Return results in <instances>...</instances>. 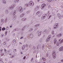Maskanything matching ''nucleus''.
I'll use <instances>...</instances> for the list:
<instances>
[{"label": "nucleus", "mask_w": 63, "mask_h": 63, "mask_svg": "<svg viewBox=\"0 0 63 63\" xmlns=\"http://www.w3.org/2000/svg\"><path fill=\"white\" fill-rule=\"evenodd\" d=\"M46 6V4L45 3H43L42 4L41 8L42 9H44V7H45Z\"/></svg>", "instance_id": "nucleus-8"}, {"label": "nucleus", "mask_w": 63, "mask_h": 63, "mask_svg": "<svg viewBox=\"0 0 63 63\" xmlns=\"http://www.w3.org/2000/svg\"><path fill=\"white\" fill-rule=\"evenodd\" d=\"M56 44H57V46H59V43H58V42Z\"/></svg>", "instance_id": "nucleus-35"}, {"label": "nucleus", "mask_w": 63, "mask_h": 63, "mask_svg": "<svg viewBox=\"0 0 63 63\" xmlns=\"http://www.w3.org/2000/svg\"><path fill=\"white\" fill-rule=\"evenodd\" d=\"M53 57L54 59L56 58V53L55 51H53Z\"/></svg>", "instance_id": "nucleus-3"}, {"label": "nucleus", "mask_w": 63, "mask_h": 63, "mask_svg": "<svg viewBox=\"0 0 63 63\" xmlns=\"http://www.w3.org/2000/svg\"><path fill=\"white\" fill-rule=\"evenodd\" d=\"M6 29L5 28V27H4L3 28H2V30H5Z\"/></svg>", "instance_id": "nucleus-38"}, {"label": "nucleus", "mask_w": 63, "mask_h": 63, "mask_svg": "<svg viewBox=\"0 0 63 63\" xmlns=\"http://www.w3.org/2000/svg\"><path fill=\"white\" fill-rule=\"evenodd\" d=\"M25 26H24L23 28L22 29V31H24V29H25Z\"/></svg>", "instance_id": "nucleus-25"}, {"label": "nucleus", "mask_w": 63, "mask_h": 63, "mask_svg": "<svg viewBox=\"0 0 63 63\" xmlns=\"http://www.w3.org/2000/svg\"><path fill=\"white\" fill-rule=\"evenodd\" d=\"M33 58H32L31 59V61H33Z\"/></svg>", "instance_id": "nucleus-45"}, {"label": "nucleus", "mask_w": 63, "mask_h": 63, "mask_svg": "<svg viewBox=\"0 0 63 63\" xmlns=\"http://www.w3.org/2000/svg\"><path fill=\"white\" fill-rule=\"evenodd\" d=\"M42 34V32H38V36L39 37H40L41 35V34Z\"/></svg>", "instance_id": "nucleus-16"}, {"label": "nucleus", "mask_w": 63, "mask_h": 63, "mask_svg": "<svg viewBox=\"0 0 63 63\" xmlns=\"http://www.w3.org/2000/svg\"><path fill=\"white\" fill-rule=\"evenodd\" d=\"M40 42H42V39H40Z\"/></svg>", "instance_id": "nucleus-53"}, {"label": "nucleus", "mask_w": 63, "mask_h": 63, "mask_svg": "<svg viewBox=\"0 0 63 63\" xmlns=\"http://www.w3.org/2000/svg\"><path fill=\"white\" fill-rule=\"evenodd\" d=\"M25 6L26 7H28V4L27 3H26L25 4Z\"/></svg>", "instance_id": "nucleus-34"}, {"label": "nucleus", "mask_w": 63, "mask_h": 63, "mask_svg": "<svg viewBox=\"0 0 63 63\" xmlns=\"http://www.w3.org/2000/svg\"><path fill=\"white\" fill-rule=\"evenodd\" d=\"M63 42V39H62V40L61 41H60V42L59 43L60 44H62V43Z\"/></svg>", "instance_id": "nucleus-20"}, {"label": "nucleus", "mask_w": 63, "mask_h": 63, "mask_svg": "<svg viewBox=\"0 0 63 63\" xmlns=\"http://www.w3.org/2000/svg\"><path fill=\"white\" fill-rule=\"evenodd\" d=\"M18 29L17 28H16L14 29L13 31H18Z\"/></svg>", "instance_id": "nucleus-17"}, {"label": "nucleus", "mask_w": 63, "mask_h": 63, "mask_svg": "<svg viewBox=\"0 0 63 63\" xmlns=\"http://www.w3.org/2000/svg\"><path fill=\"white\" fill-rule=\"evenodd\" d=\"M29 4L30 6H34V3H33V2L32 1H30L29 2Z\"/></svg>", "instance_id": "nucleus-5"}, {"label": "nucleus", "mask_w": 63, "mask_h": 63, "mask_svg": "<svg viewBox=\"0 0 63 63\" xmlns=\"http://www.w3.org/2000/svg\"><path fill=\"white\" fill-rule=\"evenodd\" d=\"M16 0V2H19V0Z\"/></svg>", "instance_id": "nucleus-59"}, {"label": "nucleus", "mask_w": 63, "mask_h": 63, "mask_svg": "<svg viewBox=\"0 0 63 63\" xmlns=\"http://www.w3.org/2000/svg\"><path fill=\"white\" fill-rule=\"evenodd\" d=\"M47 1L48 2H49L50 3V2H51L52 0H47Z\"/></svg>", "instance_id": "nucleus-36"}, {"label": "nucleus", "mask_w": 63, "mask_h": 63, "mask_svg": "<svg viewBox=\"0 0 63 63\" xmlns=\"http://www.w3.org/2000/svg\"><path fill=\"white\" fill-rule=\"evenodd\" d=\"M33 30V29L32 28H31L29 29V31H30V32H31Z\"/></svg>", "instance_id": "nucleus-23"}, {"label": "nucleus", "mask_w": 63, "mask_h": 63, "mask_svg": "<svg viewBox=\"0 0 63 63\" xmlns=\"http://www.w3.org/2000/svg\"><path fill=\"white\" fill-rule=\"evenodd\" d=\"M2 2L3 4H6V1L5 0H3Z\"/></svg>", "instance_id": "nucleus-18"}, {"label": "nucleus", "mask_w": 63, "mask_h": 63, "mask_svg": "<svg viewBox=\"0 0 63 63\" xmlns=\"http://www.w3.org/2000/svg\"><path fill=\"white\" fill-rule=\"evenodd\" d=\"M42 59L44 61V59H45L46 60V58H44V57H43L42 58Z\"/></svg>", "instance_id": "nucleus-44"}, {"label": "nucleus", "mask_w": 63, "mask_h": 63, "mask_svg": "<svg viewBox=\"0 0 63 63\" xmlns=\"http://www.w3.org/2000/svg\"><path fill=\"white\" fill-rule=\"evenodd\" d=\"M5 13L6 14H8V10H6L5 11Z\"/></svg>", "instance_id": "nucleus-24"}, {"label": "nucleus", "mask_w": 63, "mask_h": 63, "mask_svg": "<svg viewBox=\"0 0 63 63\" xmlns=\"http://www.w3.org/2000/svg\"><path fill=\"white\" fill-rule=\"evenodd\" d=\"M3 45H6V42H4L3 43Z\"/></svg>", "instance_id": "nucleus-48"}, {"label": "nucleus", "mask_w": 63, "mask_h": 63, "mask_svg": "<svg viewBox=\"0 0 63 63\" xmlns=\"http://www.w3.org/2000/svg\"><path fill=\"white\" fill-rule=\"evenodd\" d=\"M25 58H26V57L25 56L23 58V59H25Z\"/></svg>", "instance_id": "nucleus-62"}, {"label": "nucleus", "mask_w": 63, "mask_h": 63, "mask_svg": "<svg viewBox=\"0 0 63 63\" xmlns=\"http://www.w3.org/2000/svg\"><path fill=\"white\" fill-rule=\"evenodd\" d=\"M44 46H42V49L43 50L44 49Z\"/></svg>", "instance_id": "nucleus-47"}, {"label": "nucleus", "mask_w": 63, "mask_h": 63, "mask_svg": "<svg viewBox=\"0 0 63 63\" xmlns=\"http://www.w3.org/2000/svg\"><path fill=\"white\" fill-rule=\"evenodd\" d=\"M30 13V11H27L26 12V14H29Z\"/></svg>", "instance_id": "nucleus-40"}, {"label": "nucleus", "mask_w": 63, "mask_h": 63, "mask_svg": "<svg viewBox=\"0 0 63 63\" xmlns=\"http://www.w3.org/2000/svg\"><path fill=\"white\" fill-rule=\"evenodd\" d=\"M58 16L59 18H61V17L60 16V14L59 13H58L57 15Z\"/></svg>", "instance_id": "nucleus-15"}, {"label": "nucleus", "mask_w": 63, "mask_h": 63, "mask_svg": "<svg viewBox=\"0 0 63 63\" xmlns=\"http://www.w3.org/2000/svg\"><path fill=\"white\" fill-rule=\"evenodd\" d=\"M12 6H13V7H15L16 6V4H14L13 5H12Z\"/></svg>", "instance_id": "nucleus-42"}, {"label": "nucleus", "mask_w": 63, "mask_h": 63, "mask_svg": "<svg viewBox=\"0 0 63 63\" xmlns=\"http://www.w3.org/2000/svg\"><path fill=\"white\" fill-rule=\"evenodd\" d=\"M47 16V15L45 14H44L42 16V19H45L46 17V16Z\"/></svg>", "instance_id": "nucleus-7"}, {"label": "nucleus", "mask_w": 63, "mask_h": 63, "mask_svg": "<svg viewBox=\"0 0 63 63\" xmlns=\"http://www.w3.org/2000/svg\"><path fill=\"white\" fill-rule=\"evenodd\" d=\"M40 13V11H38L36 12V14L37 15H38Z\"/></svg>", "instance_id": "nucleus-31"}, {"label": "nucleus", "mask_w": 63, "mask_h": 63, "mask_svg": "<svg viewBox=\"0 0 63 63\" xmlns=\"http://www.w3.org/2000/svg\"><path fill=\"white\" fill-rule=\"evenodd\" d=\"M48 53H47L46 54V56H47V57H48Z\"/></svg>", "instance_id": "nucleus-49"}, {"label": "nucleus", "mask_w": 63, "mask_h": 63, "mask_svg": "<svg viewBox=\"0 0 63 63\" xmlns=\"http://www.w3.org/2000/svg\"><path fill=\"white\" fill-rule=\"evenodd\" d=\"M0 63H4V62H2V59H0Z\"/></svg>", "instance_id": "nucleus-28"}, {"label": "nucleus", "mask_w": 63, "mask_h": 63, "mask_svg": "<svg viewBox=\"0 0 63 63\" xmlns=\"http://www.w3.org/2000/svg\"><path fill=\"white\" fill-rule=\"evenodd\" d=\"M40 26V24H38L34 25V27H36V29L37 30L39 28V27Z\"/></svg>", "instance_id": "nucleus-6"}, {"label": "nucleus", "mask_w": 63, "mask_h": 63, "mask_svg": "<svg viewBox=\"0 0 63 63\" xmlns=\"http://www.w3.org/2000/svg\"><path fill=\"white\" fill-rule=\"evenodd\" d=\"M0 51H1V52L3 51V50L2 49H1L0 50Z\"/></svg>", "instance_id": "nucleus-56"}, {"label": "nucleus", "mask_w": 63, "mask_h": 63, "mask_svg": "<svg viewBox=\"0 0 63 63\" xmlns=\"http://www.w3.org/2000/svg\"><path fill=\"white\" fill-rule=\"evenodd\" d=\"M25 26V27H26V28H28L29 27V26L28 25H27L26 26Z\"/></svg>", "instance_id": "nucleus-21"}, {"label": "nucleus", "mask_w": 63, "mask_h": 63, "mask_svg": "<svg viewBox=\"0 0 63 63\" xmlns=\"http://www.w3.org/2000/svg\"><path fill=\"white\" fill-rule=\"evenodd\" d=\"M30 47H32V45H30V46H29Z\"/></svg>", "instance_id": "nucleus-61"}, {"label": "nucleus", "mask_w": 63, "mask_h": 63, "mask_svg": "<svg viewBox=\"0 0 63 63\" xmlns=\"http://www.w3.org/2000/svg\"><path fill=\"white\" fill-rule=\"evenodd\" d=\"M30 38H33V35L32 34H30Z\"/></svg>", "instance_id": "nucleus-26"}, {"label": "nucleus", "mask_w": 63, "mask_h": 63, "mask_svg": "<svg viewBox=\"0 0 63 63\" xmlns=\"http://www.w3.org/2000/svg\"><path fill=\"white\" fill-rule=\"evenodd\" d=\"M34 10L35 11H38V8H35L34 9Z\"/></svg>", "instance_id": "nucleus-41"}, {"label": "nucleus", "mask_w": 63, "mask_h": 63, "mask_svg": "<svg viewBox=\"0 0 63 63\" xmlns=\"http://www.w3.org/2000/svg\"><path fill=\"white\" fill-rule=\"evenodd\" d=\"M1 22L2 23H3L4 22V19L2 18L1 19Z\"/></svg>", "instance_id": "nucleus-19"}, {"label": "nucleus", "mask_w": 63, "mask_h": 63, "mask_svg": "<svg viewBox=\"0 0 63 63\" xmlns=\"http://www.w3.org/2000/svg\"><path fill=\"white\" fill-rule=\"evenodd\" d=\"M4 53H7V51H4Z\"/></svg>", "instance_id": "nucleus-63"}, {"label": "nucleus", "mask_w": 63, "mask_h": 63, "mask_svg": "<svg viewBox=\"0 0 63 63\" xmlns=\"http://www.w3.org/2000/svg\"><path fill=\"white\" fill-rule=\"evenodd\" d=\"M63 46L59 48V51H63Z\"/></svg>", "instance_id": "nucleus-10"}, {"label": "nucleus", "mask_w": 63, "mask_h": 63, "mask_svg": "<svg viewBox=\"0 0 63 63\" xmlns=\"http://www.w3.org/2000/svg\"><path fill=\"white\" fill-rule=\"evenodd\" d=\"M14 2L15 3H16V2H16V0H15L14 1Z\"/></svg>", "instance_id": "nucleus-57"}, {"label": "nucleus", "mask_w": 63, "mask_h": 63, "mask_svg": "<svg viewBox=\"0 0 63 63\" xmlns=\"http://www.w3.org/2000/svg\"><path fill=\"white\" fill-rule=\"evenodd\" d=\"M59 37H61L62 35V34L61 33H60L59 34Z\"/></svg>", "instance_id": "nucleus-33"}, {"label": "nucleus", "mask_w": 63, "mask_h": 63, "mask_svg": "<svg viewBox=\"0 0 63 63\" xmlns=\"http://www.w3.org/2000/svg\"><path fill=\"white\" fill-rule=\"evenodd\" d=\"M24 14L23 13H22L21 14L20 16V17H23L24 16Z\"/></svg>", "instance_id": "nucleus-14"}, {"label": "nucleus", "mask_w": 63, "mask_h": 63, "mask_svg": "<svg viewBox=\"0 0 63 63\" xmlns=\"http://www.w3.org/2000/svg\"><path fill=\"white\" fill-rule=\"evenodd\" d=\"M50 50H48V52H49V53H50Z\"/></svg>", "instance_id": "nucleus-54"}, {"label": "nucleus", "mask_w": 63, "mask_h": 63, "mask_svg": "<svg viewBox=\"0 0 63 63\" xmlns=\"http://www.w3.org/2000/svg\"><path fill=\"white\" fill-rule=\"evenodd\" d=\"M18 9L19 10V11L20 13H22L23 12V8L21 6H18L17 7Z\"/></svg>", "instance_id": "nucleus-1"}, {"label": "nucleus", "mask_w": 63, "mask_h": 63, "mask_svg": "<svg viewBox=\"0 0 63 63\" xmlns=\"http://www.w3.org/2000/svg\"><path fill=\"white\" fill-rule=\"evenodd\" d=\"M13 42L15 44H16V40H14L13 41Z\"/></svg>", "instance_id": "nucleus-29"}, {"label": "nucleus", "mask_w": 63, "mask_h": 63, "mask_svg": "<svg viewBox=\"0 0 63 63\" xmlns=\"http://www.w3.org/2000/svg\"><path fill=\"white\" fill-rule=\"evenodd\" d=\"M16 11L15 10L14 12L13 16H15L16 15Z\"/></svg>", "instance_id": "nucleus-22"}, {"label": "nucleus", "mask_w": 63, "mask_h": 63, "mask_svg": "<svg viewBox=\"0 0 63 63\" xmlns=\"http://www.w3.org/2000/svg\"><path fill=\"white\" fill-rule=\"evenodd\" d=\"M58 42H57V40H56V39H54V45H56V44H57V43Z\"/></svg>", "instance_id": "nucleus-12"}, {"label": "nucleus", "mask_w": 63, "mask_h": 63, "mask_svg": "<svg viewBox=\"0 0 63 63\" xmlns=\"http://www.w3.org/2000/svg\"><path fill=\"white\" fill-rule=\"evenodd\" d=\"M61 62H63V59H62V60H61Z\"/></svg>", "instance_id": "nucleus-64"}, {"label": "nucleus", "mask_w": 63, "mask_h": 63, "mask_svg": "<svg viewBox=\"0 0 63 63\" xmlns=\"http://www.w3.org/2000/svg\"><path fill=\"white\" fill-rule=\"evenodd\" d=\"M22 50H24V48H25V46H23L22 47Z\"/></svg>", "instance_id": "nucleus-27"}, {"label": "nucleus", "mask_w": 63, "mask_h": 63, "mask_svg": "<svg viewBox=\"0 0 63 63\" xmlns=\"http://www.w3.org/2000/svg\"><path fill=\"white\" fill-rule=\"evenodd\" d=\"M15 57L14 55H12L11 56V58H14Z\"/></svg>", "instance_id": "nucleus-32"}, {"label": "nucleus", "mask_w": 63, "mask_h": 63, "mask_svg": "<svg viewBox=\"0 0 63 63\" xmlns=\"http://www.w3.org/2000/svg\"><path fill=\"white\" fill-rule=\"evenodd\" d=\"M52 35H54V32H53V31L52 32Z\"/></svg>", "instance_id": "nucleus-43"}, {"label": "nucleus", "mask_w": 63, "mask_h": 63, "mask_svg": "<svg viewBox=\"0 0 63 63\" xmlns=\"http://www.w3.org/2000/svg\"><path fill=\"white\" fill-rule=\"evenodd\" d=\"M51 9H52L51 10H52V11H53V10H55V9H53V8H52Z\"/></svg>", "instance_id": "nucleus-46"}, {"label": "nucleus", "mask_w": 63, "mask_h": 63, "mask_svg": "<svg viewBox=\"0 0 63 63\" xmlns=\"http://www.w3.org/2000/svg\"><path fill=\"white\" fill-rule=\"evenodd\" d=\"M4 54H1L0 55L1 56H3Z\"/></svg>", "instance_id": "nucleus-50"}, {"label": "nucleus", "mask_w": 63, "mask_h": 63, "mask_svg": "<svg viewBox=\"0 0 63 63\" xmlns=\"http://www.w3.org/2000/svg\"><path fill=\"white\" fill-rule=\"evenodd\" d=\"M14 7L13 6V5H11L9 7V9L10 10H12V9H13L14 8Z\"/></svg>", "instance_id": "nucleus-9"}, {"label": "nucleus", "mask_w": 63, "mask_h": 63, "mask_svg": "<svg viewBox=\"0 0 63 63\" xmlns=\"http://www.w3.org/2000/svg\"><path fill=\"white\" fill-rule=\"evenodd\" d=\"M59 26V25L57 24H55L53 26V28L54 29H56Z\"/></svg>", "instance_id": "nucleus-2"}, {"label": "nucleus", "mask_w": 63, "mask_h": 63, "mask_svg": "<svg viewBox=\"0 0 63 63\" xmlns=\"http://www.w3.org/2000/svg\"><path fill=\"white\" fill-rule=\"evenodd\" d=\"M51 35H49L48 37H47V38L46 40V42H48V41H49L50 40V39H51Z\"/></svg>", "instance_id": "nucleus-4"}, {"label": "nucleus", "mask_w": 63, "mask_h": 63, "mask_svg": "<svg viewBox=\"0 0 63 63\" xmlns=\"http://www.w3.org/2000/svg\"><path fill=\"white\" fill-rule=\"evenodd\" d=\"M16 51H17V50H16V49H15L13 50V52H16Z\"/></svg>", "instance_id": "nucleus-30"}, {"label": "nucleus", "mask_w": 63, "mask_h": 63, "mask_svg": "<svg viewBox=\"0 0 63 63\" xmlns=\"http://www.w3.org/2000/svg\"><path fill=\"white\" fill-rule=\"evenodd\" d=\"M26 20H27V18H24L21 19V20L23 21H26Z\"/></svg>", "instance_id": "nucleus-11"}, {"label": "nucleus", "mask_w": 63, "mask_h": 63, "mask_svg": "<svg viewBox=\"0 0 63 63\" xmlns=\"http://www.w3.org/2000/svg\"><path fill=\"white\" fill-rule=\"evenodd\" d=\"M23 37H21L20 38V39H23Z\"/></svg>", "instance_id": "nucleus-51"}, {"label": "nucleus", "mask_w": 63, "mask_h": 63, "mask_svg": "<svg viewBox=\"0 0 63 63\" xmlns=\"http://www.w3.org/2000/svg\"><path fill=\"white\" fill-rule=\"evenodd\" d=\"M35 47H34V46H33V49H35Z\"/></svg>", "instance_id": "nucleus-52"}, {"label": "nucleus", "mask_w": 63, "mask_h": 63, "mask_svg": "<svg viewBox=\"0 0 63 63\" xmlns=\"http://www.w3.org/2000/svg\"><path fill=\"white\" fill-rule=\"evenodd\" d=\"M7 33H8V31H6L5 32V34L7 35Z\"/></svg>", "instance_id": "nucleus-39"}, {"label": "nucleus", "mask_w": 63, "mask_h": 63, "mask_svg": "<svg viewBox=\"0 0 63 63\" xmlns=\"http://www.w3.org/2000/svg\"><path fill=\"white\" fill-rule=\"evenodd\" d=\"M47 30L46 29L42 33L43 34H46L47 32Z\"/></svg>", "instance_id": "nucleus-13"}, {"label": "nucleus", "mask_w": 63, "mask_h": 63, "mask_svg": "<svg viewBox=\"0 0 63 63\" xmlns=\"http://www.w3.org/2000/svg\"><path fill=\"white\" fill-rule=\"evenodd\" d=\"M28 45L26 44V47H28Z\"/></svg>", "instance_id": "nucleus-60"}, {"label": "nucleus", "mask_w": 63, "mask_h": 63, "mask_svg": "<svg viewBox=\"0 0 63 63\" xmlns=\"http://www.w3.org/2000/svg\"><path fill=\"white\" fill-rule=\"evenodd\" d=\"M6 30H7L8 29H9V27L7 26L6 27Z\"/></svg>", "instance_id": "nucleus-37"}, {"label": "nucleus", "mask_w": 63, "mask_h": 63, "mask_svg": "<svg viewBox=\"0 0 63 63\" xmlns=\"http://www.w3.org/2000/svg\"><path fill=\"white\" fill-rule=\"evenodd\" d=\"M1 36H2V37H3V36H4V34H1Z\"/></svg>", "instance_id": "nucleus-58"}, {"label": "nucleus", "mask_w": 63, "mask_h": 63, "mask_svg": "<svg viewBox=\"0 0 63 63\" xmlns=\"http://www.w3.org/2000/svg\"><path fill=\"white\" fill-rule=\"evenodd\" d=\"M4 51H7V50H6V49L5 48H4Z\"/></svg>", "instance_id": "nucleus-55"}]
</instances>
